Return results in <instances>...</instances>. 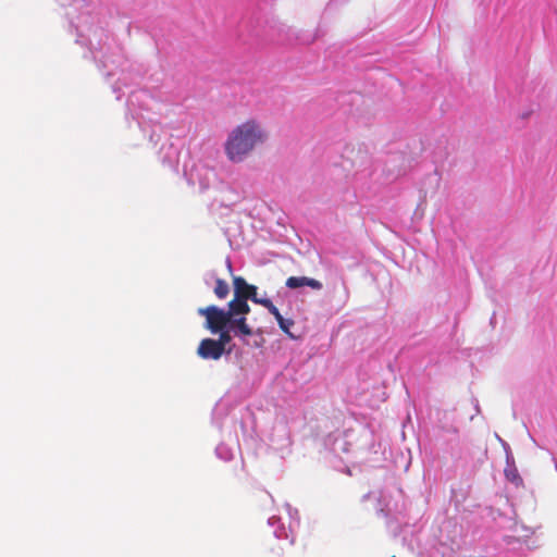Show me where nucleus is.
I'll return each instance as SVG.
<instances>
[{
    "instance_id": "obj_1",
    "label": "nucleus",
    "mask_w": 557,
    "mask_h": 557,
    "mask_svg": "<svg viewBox=\"0 0 557 557\" xmlns=\"http://www.w3.org/2000/svg\"><path fill=\"white\" fill-rule=\"evenodd\" d=\"M268 134L256 120H247L228 134L224 144L225 154L232 162H242L253 149L262 145Z\"/></svg>"
},
{
    "instance_id": "obj_2",
    "label": "nucleus",
    "mask_w": 557,
    "mask_h": 557,
    "mask_svg": "<svg viewBox=\"0 0 557 557\" xmlns=\"http://www.w3.org/2000/svg\"><path fill=\"white\" fill-rule=\"evenodd\" d=\"M197 312L206 318L205 326L213 334L222 331V329H226L232 321L228 310H223L214 305L199 308Z\"/></svg>"
},
{
    "instance_id": "obj_3",
    "label": "nucleus",
    "mask_w": 557,
    "mask_h": 557,
    "mask_svg": "<svg viewBox=\"0 0 557 557\" xmlns=\"http://www.w3.org/2000/svg\"><path fill=\"white\" fill-rule=\"evenodd\" d=\"M234 297L248 300L258 304L261 298L257 295V286L248 284L247 281L242 276L233 277Z\"/></svg>"
},
{
    "instance_id": "obj_4",
    "label": "nucleus",
    "mask_w": 557,
    "mask_h": 557,
    "mask_svg": "<svg viewBox=\"0 0 557 557\" xmlns=\"http://www.w3.org/2000/svg\"><path fill=\"white\" fill-rule=\"evenodd\" d=\"M197 354L200 358L206 360H219L224 354V348H221L215 339L203 338L197 348Z\"/></svg>"
},
{
    "instance_id": "obj_5",
    "label": "nucleus",
    "mask_w": 557,
    "mask_h": 557,
    "mask_svg": "<svg viewBox=\"0 0 557 557\" xmlns=\"http://www.w3.org/2000/svg\"><path fill=\"white\" fill-rule=\"evenodd\" d=\"M285 285L292 289L299 288L302 286H309L312 289L317 290L322 288V283L320 281L307 276H289L286 280Z\"/></svg>"
},
{
    "instance_id": "obj_6",
    "label": "nucleus",
    "mask_w": 557,
    "mask_h": 557,
    "mask_svg": "<svg viewBox=\"0 0 557 557\" xmlns=\"http://www.w3.org/2000/svg\"><path fill=\"white\" fill-rule=\"evenodd\" d=\"M230 329L234 331L235 335L250 336L252 330L247 323L246 317H233L230 322Z\"/></svg>"
},
{
    "instance_id": "obj_7",
    "label": "nucleus",
    "mask_w": 557,
    "mask_h": 557,
    "mask_svg": "<svg viewBox=\"0 0 557 557\" xmlns=\"http://www.w3.org/2000/svg\"><path fill=\"white\" fill-rule=\"evenodd\" d=\"M227 310L230 312L231 318L237 317V315L245 317L246 314H248L250 312V307H249L247 300L234 297L228 302Z\"/></svg>"
},
{
    "instance_id": "obj_8",
    "label": "nucleus",
    "mask_w": 557,
    "mask_h": 557,
    "mask_svg": "<svg viewBox=\"0 0 557 557\" xmlns=\"http://www.w3.org/2000/svg\"><path fill=\"white\" fill-rule=\"evenodd\" d=\"M230 293L228 284L222 280L216 278L215 280V287H214V294L219 299H225Z\"/></svg>"
},
{
    "instance_id": "obj_9",
    "label": "nucleus",
    "mask_w": 557,
    "mask_h": 557,
    "mask_svg": "<svg viewBox=\"0 0 557 557\" xmlns=\"http://www.w3.org/2000/svg\"><path fill=\"white\" fill-rule=\"evenodd\" d=\"M218 333L220 335H219V338L215 341L220 344L221 348L225 349V346L232 341L230 330L222 329V331H220Z\"/></svg>"
},
{
    "instance_id": "obj_10",
    "label": "nucleus",
    "mask_w": 557,
    "mask_h": 557,
    "mask_svg": "<svg viewBox=\"0 0 557 557\" xmlns=\"http://www.w3.org/2000/svg\"><path fill=\"white\" fill-rule=\"evenodd\" d=\"M258 304L267 308L269 312L274 317L278 315V309L273 305V302L270 299L261 298Z\"/></svg>"
},
{
    "instance_id": "obj_11",
    "label": "nucleus",
    "mask_w": 557,
    "mask_h": 557,
    "mask_svg": "<svg viewBox=\"0 0 557 557\" xmlns=\"http://www.w3.org/2000/svg\"><path fill=\"white\" fill-rule=\"evenodd\" d=\"M258 304L267 308L269 312L274 317L278 315V309L273 305V302L270 299L261 298Z\"/></svg>"
},
{
    "instance_id": "obj_12",
    "label": "nucleus",
    "mask_w": 557,
    "mask_h": 557,
    "mask_svg": "<svg viewBox=\"0 0 557 557\" xmlns=\"http://www.w3.org/2000/svg\"><path fill=\"white\" fill-rule=\"evenodd\" d=\"M258 304L267 308L269 312L274 317L278 315V309L273 305V302L270 299L261 298Z\"/></svg>"
},
{
    "instance_id": "obj_13",
    "label": "nucleus",
    "mask_w": 557,
    "mask_h": 557,
    "mask_svg": "<svg viewBox=\"0 0 557 557\" xmlns=\"http://www.w3.org/2000/svg\"><path fill=\"white\" fill-rule=\"evenodd\" d=\"M280 329L287 334L290 338H295V335L290 332V327L294 325V321L292 319H284L283 324H278Z\"/></svg>"
},
{
    "instance_id": "obj_14",
    "label": "nucleus",
    "mask_w": 557,
    "mask_h": 557,
    "mask_svg": "<svg viewBox=\"0 0 557 557\" xmlns=\"http://www.w3.org/2000/svg\"><path fill=\"white\" fill-rule=\"evenodd\" d=\"M270 550L275 557H283L284 549L278 543V541L275 542V544L270 548Z\"/></svg>"
},
{
    "instance_id": "obj_15",
    "label": "nucleus",
    "mask_w": 557,
    "mask_h": 557,
    "mask_svg": "<svg viewBox=\"0 0 557 557\" xmlns=\"http://www.w3.org/2000/svg\"><path fill=\"white\" fill-rule=\"evenodd\" d=\"M274 318H275V320L277 321L278 324H283L284 323V319L285 318L281 313H278V315H276Z\"/></svg>"
}]
</instances>
